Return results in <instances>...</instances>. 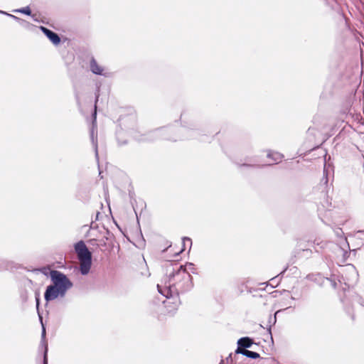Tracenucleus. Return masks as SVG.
<instances>
[{"label": "nucleus", "mask_w": 364, "mask_h": 364, "mask_svg": "<svg viewBox=\"0 0 364 364\" xmlns=\"http://www.w3.org/2000/svg\"><path fill=\"white\" fill-rule=\"evenodd\" d=\"M164 267L166 277L164 284H157V289L166 298L163 301L164 304L169 307V304L173 303L176 309L181 303L179 293L188 286L191 276L185 267L177 263L167 262Z\"/></svg>", "instance_id": "obj_1"}, {"label": "nucleus", "mask_w": 364, "mask_h": 364, "mask_svg": "<svg viewBox=\"0 0 364 364\" xmlns=\"http://www.w3.org/2000/svg\"><path fill=\"white\" fill-rule=\"evenodd\" d=\"M75 250L80 261V270L82 274H87L92 264V255L83 241L77 242Z\"/></svg>", "instance_id": "obj_2"}, {"label": "nucleus", "mask_w": 364, "mask_h": 364, "mask_svg": "<svg viewBox=\"0 0 364 364\" xmlns=\"http://www.w3.org/2000/svg\"><path fill=\"white\" fill-rule=\"evenodd\" d=\"M50 276L53 283V285L60 289L64 293L72 287V283L68 277L59 271L51 270Z\"/></svg>", "instance_id": "obj_3"}, {"label": "nucleus", "mask_w": 364, "mask_h": 364, "mask_svg": "<svg viewBox=\"0 0 364 364\" xmlns=\"http://www.w3.org/2000/svg\"><path fill=\"white\" fill-rule=\"evenodd\" d=\"M64 294L65 293L63 291L52 284L47 287L44 297L46 301H49L54 300L59 295L63 296Z\"/></svg>", "instance_id": "obj_4"}, {"label": "nucleus", "mask_w": 364, "mask_h": 364, "mask_svg": "<svg viewBox=\"0 0 364 364\" xmlns=\"http://www.w3.org/2000/svg\"><path fill=\"white\" fill-rule=\"evenodd\" d=\"M41 30L53 44L58 45L60 43V38L57 33L43 26H41Z\"/></svg>", "instance_id": "obj_5"}, {"label": "nucleus", "mask_w": 364, "mask_h": 364, "mask_svg": "<svg viewBox=\"0 0 364 364\" xmlns=\"http://www.w3.org/2000/svg\"><path fill=\"white\" fill-rule=\"evenodd\" d=\"M91 71L96 75H103L104 69L101 67L94 58H92L90 63Z\"/></svg>", "instance_id": "obj_6"}, {"label": "nucleus", "mask_w": 364, "mask_h": 364, "mask_svg": "<svg viewBox=\"0 0 364 364\" xmlns=\"http://www.w3.org/2000/svg\"><path fill=\"white\" fill-rule=\"evenodd\" d=\"M235 353L242 354L250 358H258L259 357V353L254 351L243 349L242 348H237V350H235Z\"/></svg>", "instance_id": "obj_7"}, {"label": "nucleus", "mask_w": 364, "mask_h": 364, "mask_svg": "<svg viewBox=\"0 0 364 364\" xmlns=\"http://www.w3.org/2000/svg\"><path fill=\"white\" fill-rule=\"evenodd\" d=\"M267 157L269 159L267 161L269 164H277V163L279 162L282 159L281 154H279V153H277V152H269L267 154Z\"/></svg>", "instance_id": "obj_8"}, {"label": "nucleus", "mask_w": 364, "mask_h": 364, "mask_svg": "<svg viewBox=\"0 0 364 364\" xmlns=\"http://www.w3.org/2000/svg\"><path fill=\"white\" fill-rule=\"evenodd\" d=\"M253 344V341L249 337L241 338L237 341V348H242L245 349L246 348H250Z\"/></svg>", "instance_id": "obj_9"}, {"label": "nucleus", "mask_w": 364, "mask_h": 364, "mask_svg": "<svg viewBox=\"0 0 364 364\" xmlns=\"http://www.w3.org/2000/svg\"><path fill=\"white\" fill-rule=\"evenodd\" d=\"M17 11L25 14L26 15H31V10L28 6L18 9V10H17Z\"/></svg>", "instance_id": "obj_10"}, {"label": "nucleus", "mask_w": 364, "mask_h": 364, "mask_svg": "<svg viewBox=\"0 0 364 364\" xmlns=\"http://www.w3.org/2000/svg\"><path fill=\"white\" fill-rule=\"evenodd\" d=\"M164 306L167 309V311L170 313L178 309V307L179 306V305H178L176 309H174V304L173 303H171L169 304V307L166 306L165 304H164Z\"/></svg>", "instance_id": "obj_11"}, {"label": "nucleus", "mask_w": 364, "mask_h": 364, "mask_svg": "<svg viewBox=\"0 0 364 364\" xmlns=\"http://www.w3.org/2000/svg\"><path fill=\"white\" fill-rule=\"evenodd\" d=\"M105 243L104 240H100V243L98 244V246H102V245H105Z\"/></svg>", "instance_id": "obj_12"}, {"label": "nucleus", "mask_w": 364, "mask_h": 364, "mask_svg": "<svg viewBox=\"0 0 364 364\" xmlns=\"http://www.w3.org/2000/svg\"><path fill=\"white\" fill-rule=\"evenodd\" d=\"M36 302H37V306L39 305V299L38 298H36Z\"/></svg>", "instance_id": "obj_13"}, {"label": "nucleus", "mask_w": 364, "mask_h": 364, "mask_svg": "<svg viewBox=\"0 0 364 364\" xmlns=\"http://www.w3.org/2000/svg\"><path fill=\"white\" fill-rule=\"evenodd\" d=\"M95 109L97 108V106H96V105L95 106ZM95 114H96V110L95 111Z\"/></svg>", "instance_id": "obj_14"}]
</instances>
